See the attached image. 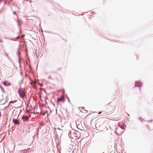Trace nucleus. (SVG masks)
Returning <instances> with one entry per match:
<instances>
[{
    "label": "nucleus",
    "instance_id": "1",
    "mask_svg": "<svg viewBox=\"0 0 153 153\" xmlns=\"http://www.w3.org/2000/svg\"><path fill=\"white\" fill-rule=\"evenodd\" d=\"M18 93L20 95V97L22 98H23L25 96V94L23 91L20 89H19Z\"/></svg>",
    "mask_w": 153,
    "mask_h": 153
},
{
    "label": "nucleus",
    "instance_id": "2",
    "mask_svg": "<svg viewBox=\"0 0 153 153\" xmlns=\"http://www.w3.org/2000/svg\"><path fill=\"white\" fill-rule=\"evenodd\" d=\"M3 84L4 86H9L11 84L8 81H5L3 82Z\"/></svg>",
    "mask_w": 153,
    "mask_h": 153
},
{
    "label": "nucleus",
    "instance_id": "3",
    "mask_svg": "<svg viewBox=\"0 0 153 153\" xmlns=\"http://www.w3.org/2000/svg\"><path fill=\"white\" fill-rule=\"evenodd\" d=\"M22 119L24 121H27L29 118L27 116L23 115L22 117Z\"/></svg>",
    "mask_w": 153,
    "mask_h": 153
},
{
    "label": "nucleus",
    "instance_id": "4",
    "mask_svg": "<svg viewBox=\"0 0 153 153\" xmlns=\"http://www.w3.org/2000/svg\"><path fill=\"white\" fill-rule=\"evenodd\" d=\"M120 127L122 129H125L126 127V125L125 123H123L122 125H119Z\"/></svg>",
    "mask_w": 153,
    "mask_h": 153
},
{
    "label": "nucleus",
    "instance_id": "5",
    "mask_svg": "<svg viewBox=\"0 0 153 153\" xmlns=\"http://www.w3.org/2000/svg\"><path fill=\"white\" fill-rule=\"evenodd\" d=\"M135 85L136 86H138L139 87H140L142 85L140 81L136 82Z\"/></svg>",
    "mask_w": 153,
    "mask_h": 153
},
{
    "label": "nucleus",
    "instance_id": "6",
    "mask_svg": "<svg viewBox=\"0 0 153 153\" xmlns=\"http://www.w3.org/2000/svg\"><path fill=\"white\" fill-rule=\"evenodd\" d=\"M13 122L16 124L18 125L19 124V122L16 119H13Z\"/></svg>",
    "mask_w": 153,
    "mask_h": 153
},
{
    "label": "nucleus",
    "instance_id": "7",
    "mask_svg": "<svg viewBox=\"0 0 153 153\" xmlns=\"http://www.w3.org/2000/svg\"><path fill=\"white\" fill-rule=\"evenodd\" d=\"M64 100V98L63 97H61L59 98L58 99V101H63Z\"/></svg>",
    "mask_w": 153,
    "mask_h": 153
},
{
    "label": "nucleus",
    "instance_id": "8",
    "mask_svg": "<svg viewBox=\"0 0 153 153\" xmlns=\"http://www.w3.org/2000/svg\"><path fill=\"white\" fill-rule=\"evenodd\" d=\"M10 39L11 40H12V41H16L15 38H12V39Z\"/></svg>",
    "mask_w": 153,
    "mask_h": 153
},
{
    "label": "nucleus",
    "instance_id": "9",
    "mask_svg": "<svg viewBox=\"0 0 153 153\" xmlns=\"http://www.w3.org/2000/svg\"><path fill=\"white\" fill-rule=\"evenodd\" d=\"M16 102V101H14H14H11L10 102V103H13Z\"/></svg>",
    "mask_w": 153,
    "mask_h": 153
},
{
    "label": "nucleus",
    "instance_id": "10",
    "mask_svg": "<svg viewBox=\"0 0 153 153\" xmlns=\"http://www.w3.org/2000/svg\"><path fill=\"white\" fill-rule=\"evenodd\" d=\"M19 36H18L16 38H15V39L16 40V39H19Z\"/></svg>",
    "mask_w": 153,
    "mask_h": 153
},
{
    "label": "nucleus",
    "instance_id": "11",
    "mask_svg": "<svg viewBox=\"0 0 153 153\" xmlns=\"http://www.w3.org/2000/svg\"><path fill=\"white\" fill-rule=\"evenodd\" d=\"M13 14H15V15H16V13H15V12H13Z\"/></svg>",
    "mask_w": 153,
    "mask_h": 153
},
{
    "label": "nucleus",
    "instance_id": "12",
    "mask_svg": "<svg viewBox=\"0 0 153 153\" xmlns=\"http://www.w3.org/2000/svg\"><path fill=\"white\" fill-rule=\"evenodd\" d=\"M40 86H41V87H42V86L43 85H42V84H40Z\"/></svg>",
    "mask_w": 153,
    "mask_h": 153
},
{
    "label": "nucleus",
    "instance_id": "13",
    "mask_svg": "<svg viewBox=\"0 0 153 153\" xmlns=\"http://www.w3.org/2000/svg\"><path fill=\"white\" fill-rule=\"evenodd\" d=\"M58 130H61V129H60L59 128H58Z\"/></svg>",
    "mask_w": 153,
    "mask_h": 153
},
{
    "label": "nucleus",
    "instance_id": "14",
    "mask_svg": "<svg viewBox=\"0 0 153 153\" xmlns=\"http://www.w3.org/2000/svg\"><path fill=\"white\" fill-rule=\"evenodd\" d=\"M5 39H9L8 38H5Z\"/></svg>",
    "mask_w": 153,
    "mask_h": 153
},
{
    "label": "nucleus",
    "instance_id": "15",
    "mask_svg": "<svg viewBox=\"0 0 153 153\" xmlns=\"http://www.w3.org/2000/svg\"><path fill=\"white\" fill-rule=\"evenodd\" d=\"M75 137H76L77 138H78V137L77 136H75Z\"/></svg>",
    "mask_w": 153,
    "mask_h": 153
},
{
    "label": "nucleus",
    "instance_id": "16",
    "mask_svg": "<svg viewBox=\"0 0 153 153\" xmlns=\"http://www.w3.org/2000/svg\"><path fill=\"white\" fill-rule=\"evenodd\" d=\"M75 134H76L75 133V134H74V136H76V135H75Z\"/></svg>",
    "mask_w": 153,
    "mask_h": 153
},
{
    "label": "nucleus",
    "instance_id": "17",
    "mask_svg": "<svg viewBox=\"0 0 153 153\" xmlns=\"http://www.w3.org/2000/svg\"><path fill=\"white\" fill-rule=\"evenodd\" d=\"M35 53H36V51H35Z\"/></svg>",
    "mask_w": 153,
    "mask_h": 153
},
{
    "label": "nucleus",
    "instance_id": "18",
    "mask_svg": "<svg viewBox=\"0 0 153 153\" xmlns=\"http://www.w3.org/2000/svg\"><path fill=\"white\" fill-rule=\"evenodd\" d=\"M140 120H141V119L140 118Z\"/></svg>",
    "mask_w": 153,
    "mask_h": 153
},
{
    "label": "nucleus",
    "instance_id": "19",
    "mask_svg": "<svg viewBox=\"0 0 153 153\" xmlns=\"http://www.w3.org/2000/svg\"><path fill=\"white\" fill-rule=\"evenodd\" d=\"M140 120H141V119L140 118Z\"/></svg>",
    "mask_w": 153,
    "mask_h": 153
}]
</instances>
